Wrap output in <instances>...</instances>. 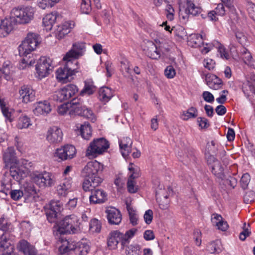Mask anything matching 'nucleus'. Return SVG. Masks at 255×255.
<instances>
[{"mask_svg": "<svg viewBox=\"0 0 255 255\" xmlns=\"http://www.w3.org/2000/svg\"><path fill=\"white\" fill-rule=\"evenodd\" d=\"M113 96V93L111 89L108 87H103L99 91V99L104 102H108Z\"/></svg>", "mask_w": 255, "mask_h": 255, "instance_id": "32", "label": "nucleus"}, {"mask_svg": "<svg viewBox=\"0 0 255 255\" xmlns=\"http://www.w3.org/2000/svg\"><path fill=\"white\" fill-rule=\"evenodd\" d=\"M76 247L77 245L75 244L65 241L59 248V251L62 255H68L71 251H74L76 252Z\"/></svg>", "mask_w": 255, "mask_h": 255, "instance_id": "35", "label": "nucleus"}, {"mask_svg": "<svg viewBox=\"0 0 255 255\" xmlns=\"http://www.w3.org/2000/svg\"><path fill=\"white\" fill-rule=\"evenodd\" d=\"M62 89L66 97V100L72 97L78 92L77 86L73 84H68Z\"/></svg>", "mask_w": 255, "mask_h": 255, "instance_id": "38", "label": "nucleus"}, {"mask_svg": "<svg viewBox=\"0 0 255 255\" xmlns=\"http://www.w3.org/2000/svg\"><path fill=\"white\" fill-rule=\"evenodd\" d=\"M81 10L83 13H89L91 10V0H82L81 3Z\"/></svg>", "mask_w": 255, "mask_h": 255, "instance_id": "51", "label": "nucleus"}, {"mask_svg": "<svg viewBox=\"0 0 255 255\" xmlns=\"http://www.w3.org/2000/svg\"><path fill=\"white\" fill-rule=\"evenodd\" d=\"M1 112L5 118V122L11 123L14 118V110L10 107L4 102L3 99H1Z\"/></svg>", "mask_w": 255, "mask_h": 255, "instance_id": "21", "label": "nucleus"}, {"mask_svg": "<svg viewBox=\"0 0 255 255\" xmlns=\"http://www.w3.org/2000/svg\"><path fill=\"white\" fill-rule=\"evenodd\" d=\"M32 180L40 187L51 186L55 181L51 176H33Z\"/></svg>", "mask_w": 255, "mask_h": 255, "instance_id": "29", "label": "nucleus"}, {"mask_svg": "<svg viewBox=\"0 0 255 255\" xmlns=\"http://www.w3.org/2000/svg\"><path fill=\"white\" fill-rule=\"evenodd\" d=\"M212 221L219 230L222 231H226L229 228L227 222L224 221L222 217L217 214H213L212 216Z\"/></svg>", "mask_w": 255, "mask_h": 255, "instance_id": "27", "label": "nucleus"}, {"mask_svg": "<svg viewBox=\"0 0 255 255\" xmlns=\"http://www.w3.org/2000/svg\"><path fill=\"white\" fill-rule=\"evenodd\" d=\"M11 198L14 200H18L22 196H24L23 191L20 190H14L10 191Z\"/></svg>", "mask_w": 255, "mask_h": 255, "instance_id": "59", "label": "nucleus"}, {"mask_svg": "<svg viewBox=\"0 0 255 255\" xmlns=\"http://www.w3.org/2000/svg\"><path fill=\"white\" fill-rule=\"evenodd\" d=\"M85 48L83 43H75L72 45V49L66 53L64 56V59L68 58H78L83 54V50Z\"/></svg>", "mask_w": 255, "mask_h": 255, "instance_id": "18", "label": "nucleus"}, {"mask_svg": "<svg viewBox=\"0 0 255 255\" xmlns=\"http://www.w3.org/2000/svg\"><path fill=\"white\" fill-rule=\"evenodd\" d=\"M31 125L30 119L26 116L19 117L17 127L19 129L25 128Z\"/></svg>", "mask_w": 255, "mask_h": 255, "instance_id": "47", "label": "nucleus"}, {"mask_svg": "<svg viewBox=\"0 0 255 255\" xmlns=\"http://www.w3.org/2000/svg\"><path fill=\"white\" fill-rule=\"evenodd\" d=\"M205 80L207 85L213 90H219L222 88L223 85L222 80L216 75L212 74H207Z\"/></svg>", "mask_w": 255, "mask_h": 255, "instance_id": "19", "label": "nucleus"}, {"mask_svg": "<svg viewBox=\"0 0 255 255\" xmlns=\"http://www.w3.org/2000/svg\"><path fill=\"white\" fill-rule=\"evenodd\" d=\"M198 125L201 128H207L210 126L209 122L205 117H199L197 118Z\"/></svg>", "mask_w": 255, "mask_h": 255, "instance_id": "58", "label": "nucleus"}, {"mask_svg": "<svg viewBox=\"0 0 255 255\" xmlns=\"http://www.w3.org/2000/svg\"><path fill=\"white\" fill-rule=\"evenodd\" d=\"M141 248L138 245H131L126 249L127 255H140Z\"/></svg>", "mask_w": 255, "mask_h": 255, "instance_id": "49", "label": "nucleus"}, {"mask_svg": "<svg viewBox=\"0 0 255 255\" xmlns=\"http://www.w3.org/2000/svg\"><path fill=\"white\" fill-rule=\"evenodd\" d=\"M77 153L75 147L72 144H65L61 147L56 149L54 156L58 157L61 160H70L74 158Z\"/></svg>", "mask_w": 255, "mask_h": 255, "instance_id": "8", "label": "nucleus"}, {"mask_svg": "<svg viewBox=\"0 0 255 255\" xmlns=\"http://www.w3.org/2000/svg\"><path fill=\"white\" fill-rule=\"evenodd\" d=\"M127 209L129 214L130 223L133 226H135L137 224V218L135 211L132 208L130 205L128 203H127Z\"/></svg>", "mask_w": 255, "mask_h": 255, "instance_id": "48", "label": "nucleus"}, {"mask_svg": "<svg viewBox=\"0 0 255 255\" xmlns=\"http://www.w3.org/2000/svg\"><path fill=\"white\" fill-rule=\"evenodd\" d=\"M19 93L23 103H28L35 100V91L27 85L22 86L19 91Z\"/></svg>", "mask_w": 255, "mask_h": 255, "instance_id": "14", "label": "nucleus"}, {"mask_svg": "<svg viewBox=\"0 0 255 255\" xmlns=\"http://www.w3.org/2000/svg\"><path fill=\"white\" fill-rule=\"evenodd\" d=\"M77 58H68L66 59H64V57L63 58L64 61L65 62V64L64 67L68 70L70 73H71V75L73 76L76 73L78 72V62L76 60Z\"/></svg>", "mask_w": 255, "mask_h": 255, "instance_id": "25", "label": "nucleus"}, {"mask_svg": "<svg viewBox=\"0 0 255 255\" xmlns=\"http://www.w3.org/2000/svg\"><path fill=\"white\" fill-rule=\"evenodd\" d=\"M63 138V133L61 129L57 127L50 128L47 133L46 139L50 143H59Z\"/></svg>", "mask_w": 255, "mask_h": 255, "instance_id": "13", "label": "nucleus"}, {"mask_svg": "<svg viewBox=\"0 0 255 255\" xmlns=\"http://www.w3.org/2000/svg\"><path fill=\"white\" fill-rule=\"evenodd\" d=\"M164 74L168 79L173 78L176 75V71L174 67L169 65L164 70Z\"/></svg>", "mask_w": 255, "mask_h": 255, "instance_id": "54", "label": "nucleus"}, {"mask_svg": "<svg viewBox=\"0 0 255 255\" xmlns=\"http://www.w3.org/2000/svg\"><path fill=\"white\" fill-rule=\"evenodd\" d=\"M203 35L201 34H192L190 36V39L188 41L189 45L192 47H198L200 46L201 44H203Z\"/></svg>", "mask_w": 255, "mask_h": 255, "instance_id": "39", "label": "nucleus"}, {"mask_svg": "<svg viewBox=\"0 0 255 255\" xmlns=\"http://www.w3.org/2000/svg\"><path fill=\"white\" fill-rule=\"evenodd\" d=\"M11 68L12 65L9 61H6L3 62L2 67L1 68V73H2L4 78L6 81H9L11 79Z\"/></svg>", "mask_w": 255, "mask_h": 255, "instance_id": "37", "label": "nucleus"}, {"mask_svg": "<svg viewBox=\"0 0 255 255\" xmlns=\"http://www.w3.org/2000/svg\"><path fill=\"white\" fill-rule=\"evenodd\" d=\"M218 52L220 53L221 57L225 59H229L230 55L227 52L226 48L221 44H219L218 48Z\"/></svg>", "mask_w": 255, "mask_h": 255, "instance_id": "61", "label": "nucleus"}, {"mask_svg": "<svg viewBox=\"0 0 255 255\" xmlns=\"http://www.w3.org/2000/svg\"><path fill=\"white\" fill-rule=\"evenodd\" d=\"M201 9L199 7L195 6L191 0H187V7L185 9V13L188 15L196 16L200 13Z\"/></svg>", "mask_w": 255, "mask_h": 255, "instance_id": "36", "label": "nucleus"}, {"mask_svg": "<svg viewBox=\"0 0 255 255\" xmlns=\"http://www.w3.org/2000/svg\"><path fill=\"white\" fill-rule=\"evenodd\" d=\"M96 91V87L93 85V83L90 81L85 82V86L83 90L80 92L81 95L87 94L90 95L93 94Z\"/></svg>", "mask_w": 255, "mask_h": 255, "instance_id": "41", "label": "nucleus"}, {"mask_svg": "<svg viewBox=\"0 0 255 255\" xmlns=\"http://www.w3.org/2000/svg\"><path fill=\"white\" fill-rule=\"evenodd\" d=\"M89 199L91 204L103 203L107 200V194L102 190L96 189L92 191Z\"/></svg>", "mask_w": 255, "mask_h": 255, "instance_id": "20", "label": "nucleus"}, {"mask_svg": "<svg viewBox=\"0 0 255 255\" xmlns=\"http://www.w3.org/2000/svg\"><path fill=\"white\" fill-rule=\"evenodd\" d=\"M120 151L124 158L127 157L131 151L132 140L128 137H124L119 141Z\"/></svg>", "mask_w": 255, "mask_h": 255, "instance_id": "17", "label": "nucleus"}, {"mask_svg": "<svg viewBox=\"0 0 255 255\" xmlns=\"http://www.w3.org/2000/svg\"><path fill=\"white\" fill-rule=\"evenodd\" d=\"M110 147L108 140L104 137L94 139L87 147L86 156L95 158L103 154Z\"/></svg>", "mask_w": 255, "mask_h": 255, "instance_id": "4", "label": "nucleus"}, {"mask_svg": "<svg viewBox=\"0 0 255 255\" xmlns=\"http://www.w3.org/2000/svg\"><path fill=\"white\" fill-rule=\"evenodd\" d=\"M38 36L35 33H28L24 40L19 46V55L23 57L19 64V68L24 69L35 63L36 58L31 52L36 49L39 43Z\"/></svg>", "mask_w": 255, "mask_h": 255, "instance_id": "1", "label": "nucleus"}, {"mask_svg": "<svg viewBox=\"0 0 255 255\" xmlns=\"http://www.w3.org/2000/svg\"><path fill=\"white\" fill-rule=\"evenodd\" d=\"M85 106L81 105L80 106H78L76 107H72V109L69 111V114L72 116L73 115H78L80 116H82L83 115V111L85 108Z\"/></svg>", "mask_w": 255, "mask_h": 255, "instance_id": "50", "label": "nucleus"}, {"mask_svg": "<svg viewBox=\"0 0 255 255\" xmlns=\"http://www.w3.org/2000/svg\"><path fill=\"white\" fill-rule=\"evenodd\" d=\"M208 249L211 254H219L222 251L221 242L219 241H216L211 243L208 246Z\"/></svg>", "mask_w": 255, "mask_h": 255, "instance_id": "45", "label": "nucleus"}, {"mask_svg": "<svg viewBox=\"0 0 255 255\" xmlns=\"http://www.w3.org/2000/svg\"><path fill=\"white\" fill-rule=\"evenodd\" d=\"M235 36L237 41L239 43H240L242 45L246 44L247 38L243 32L241 31H237L235 33Z\"/></svg>", "mask_w": 255, "mask_h": 255, "instance_id": "53", "label": "nucleus"}, {"mask_svg": "<svg viewBox=\"0 0 255 255\" xmlns=\"http://www.w3.org/2000/svg\"><path fill=\"white\" fill-rule=\"evenodd\" d=\"M243 91L249 97L251 94H255V76L248 80L243 86Z\"/></svg>", "mask_w": 255, "mask_h": 255, "instance_id": "28", "label": "nucleus"}, {"mask_svg": "<svg viewBox=\"0 0 255 255\" xmlns=\"http://www.w3.org/2000/svg\"><path fill=\"white\" fill-rule=\"evenodd\" d=\"M11 229V225L8 223L4 219L1 218V230L4 232L1 236V243L2 244L5 243V241L9 242V232Z\"/></svg>", "mask_w": 255, "mask_h": 255, "instance_id": "31", "label": "nucleus"}, {"mask_svg": "<svg viewBox=\"0 0 255 255\" xmlns=\"http://www.w3.org/2000/svg\"><path fill=\"white\" fill-rule=\"evenodd\" d=\"M109 223L111 225H119L122 217L120 211L115 208H109L106 211Z\"/></svg>", "mask_w": 255, "mask_h": 255, "instance_id": "15", "label": "nucleus"}, {"mask_svg": "<svg viewBox=\"0 0 255 255\" xmlns=\"http://www.w3.org/2000/svg\"><path fill=\"white\" fill-rule=\"evenodd\" d=\"M62 204L59 201H51L49 204V208L46 210L47 219L49 223H56L58 215L60 214Z\"/></svg>", "mask_w": 255, "mask_h": 255, "instance_id": "9", "label": "nucleus"}, {"mask_svg": "<svg viewBox=\"0 0 255 255\" xmlns=\"http://www.w3.org/2000/svg\"><path fill=\"white\" fill-rule=\"evenodd\" d=\"M137 231L135 228H132L123 234L119 231H112L107 239L108 247L111 250L117 248L118 245L120 243L122 249L127 246L129 242V239L134 236Z\"/></svg>", "mask_w": 255, "mask_h": 255, "instance_id": "2", "label": "nucleus"}, {"mask_svg": "<svg viewBox=\"0 0 255 255\" xmlns=\"http://www.w3.org/2000/svg\"><path fill=\"white\" fill-rule=\"evenodd\" d=\"M70 28L67 23L56 25L54 30L55 36L59 39L63 38L70 32Z\"/></svg>", "mask_w": 255, "mask_h": 255, "instance_id": "33", "label": "nucleus"}, {"mask_svg": "<svg viewBox=\"0 0 255 255\" xmlns=\"http://www.w3.org/2000/svg\"><path fill=\"white\" fill-rule=\"evenodd\" d=\"M248 11L250 17L255 21V4L250 3L248 5Z\"/></svg>", "mask_w": 255, "mask_h": 255, "instance_id": "64", "label": "nucleus"}, {"mask_svg": "<svg viewBox=\"0 0 255 255\" xmlns=\"http://www.w3.org/2000/svg\"><path fill=\"white\" fill-rule=\"evenodd\" d=\"M53 98L54 100L60 102H62L64 100H66V96L64 95V93L62 89L55 92Z\"/></svg>", "mask_w": 255, "mask_h": 255, "instance_id": "55", "label": "nucleus"}, {"mask_svg": "<svg viewBox=\"0 0 255 255\" xmlns=\"http://www.w3.org/2000/svg\"><path fill=\"white\" fill-rule=\"evenodd\" d=\"M51 110V106L48 102H39L37 103L33 112L35 115H47Z\"/></svg>", "mask_w": 255, "mask_h": 255, "instance_id": "26", "label": "nucleus"}, {"mask_svg": "<svg viewBox=\"0 0 255 255\" xmlns=\"http://www.w3.org/2000/svg\"><path fill=\"white\" fill-rule=\"evenodd\" d=\"M11 14L18 24H26L33 18V9L30 6H18L12 9Z\"/></svg>", "mask_w": 255, "mask_h": 255, "instance_id": "5", "label": "nucleus"}, {"mask_svg": "<svg viewBox=\"0 0 255 255\" xmlns=\"http://www.w3.org/2000/svg\"><path fill=\"white\" fill-rule=\"evenodd\" d=\"M60 234H74L77 231V219L75 216H67L58 224Z\"/></svg>", "mask_w": 255, "mask_h": 255, "instance_id": "6", "label": "nucleus"}, {"mask_svg": "<svg viewBox=\"0 0 255 255\" xmlns=\"http://www.w3.org/2000/svg\"><path fill=\"white\" fill-rule=\"evenodd\" d=\"M136 176H129L127 182V188L129 192L131 193H135L138 187L135 181Z\"/></svg>", "mask_w": 255, "mask_h": 255, "instance_id": "46", "label": "nucleus"}, {"mask_svg": "<svg viewBox=\"0 0 255 255\" xmlns=\"http://www.w3.org/2000/svg\"><path fill=\"white\" fill-rule=\"evenodd\" d=\"M255 199V193L253 191H250L247 192L244 196V200L247 203L253 202Z\"/></svg>", "mask_w": 255, "mask_h": 255, "instance_id": "63", "label": "nucleus"}, {"mask_svg": "<svg viewBox=\"0 0 255 255\" xmlns=\"http://www.w3.org/2000/svg\"><path fill=\"white\" fill-rule=\"evenodd\" d=\"M207 162L210 166V168L214 175H219L222 173L223 168L220 163L213 155H209L207 159Z\"/></svg>", "mask_w": 255, "mask_h": 255, "instance_id": "23", "label": "nucleus"}, {"mask_svg": "<svg viewBox=\"0 0 255 255\" xmlns=\"http://www.w3.org/2000/svg\"><path fill=\"white\" fill-rule=\"evenodd\" d=\"M143 50L148 57L152 59H158L160 57V52L155 43L150 40L144 41Z\"/></svg>", "mask_w": 255, "mask_h": 255, "instance_id": "11", "label": "nucleus"}, {"mask_svg": "<svg viewBox=\"0 0 255 255\" xmlns=\"http://www.w3.org/2000/svg\"><path fill=\"white\" fill-rule=\"evenodd\" d=\"M17 249L19 251L22 252L25 255H37V251L35 247L25 240L19 241L17 245Z\"/></svg>", "mask_w": 255, "mask_h": 255, "instance_id": "22", "label": "nucleus"}, {"mask_svg": "<svg viewBox=\"0 0 255 255\" xmlns=\"http://www.w3.org/2000/svg\"><path fill=\"white\" fill-rule=\"evenodd\" d=\"M24 196L27 198L33 196L34 198L36 194V190L32 183H26L23 185Z\"/></svg>", "mask_w": 255, "mask_h": 255, "instance_id": "42", "label": "nucleus"}, {"mask_svg": "<svg viewBox=\"0 0 255 255\" xmlns=\"http://www.w3.org/2000/svg\"><path fill=\"white\" fill-rule=\"evenodd\" d=\"M103 165L99 162H89L84 167L82 173L84 175H96L102 173Z\"/></svg>", "mask_w": 255, "mask_h": 255, "instance_id": "12", "label": "nucleus"}, {"mask_svg": "<svg viewBox=\"0 0 255 255\" xmlns=\"http://www.w3.org/2000/svg\"><path fill=\"white\" fill-rule=\"evenodd\" d=\"M77 129L80 132L82 138L86 140H89L92 137V128L89 123H84V124H77Z\"/></svg>", "mask_w": 255, "mask_h": 255, "instance_id": "24", "label": "nucleus"}, {"mask_svg": "<svg viewBox=\"0 0 255 255\" xmlns=\"http://www.w3.org/2000/svg\"><path fill=\"white\" fill-rule=\"evenodd\" d=\"M62 19V16L57 12L53 11L47 14L43 18V25L47 31L51 30L52 28L55 29L56 25Z\"/></svg>", "mask_w": 255, "mask_h": 255, "instance_id": "10", "label": "nucleus"}, {"mask_svg": "<svg viewBox=\"0 0 255 255\" xmlns=\"http://www.w3.org/2000/svg\"><path fill=\"white\" fill-rule=\"evenodd\" d=\"M82 188L85 192L90 191L92 192L94 189V187L92 185V183L88 178L84 180L82 184Z\"/></svg>", "mask_w": 255, "mask_h": 255, "instance_id": "56", "label": "nucleus"}, {"mask_svg": "<svg viewBox=\"0 0 255 255\" xmlns=\"http://www.w3.org/2000/svg\"><path fill=\"white\" fill-rule=\"evenodd\" d=\"M198 116V110L193 107H190L187 111L183 112L182 118L183 120L187 121L189 119L195 118Z\"/></svg>", "mask_w": 255, "mask_h": 255, "instance_id": "43", "label": "nucleus"}, {"mask_svg": "<svg viewBox=\"0 0 255 255\" xmlns=\"http://www.w3.org/2000/svg\"><path fill=\"white\" fill-rule=\"evenodd\" d=\"M51 60L50 58L42 57L39 58L35 66V70L37 74V77L41 79L49 74L53 67L51 64Z\"/></svg>", "mask_w": 255, "mask_h": 255, "instance_id": "7", "label": "nucleus"}, {"mask_svg": "<svg viewBox=\"0 0 255 255\" xmlns=\"http://www.w3.org/2000/svg\"><path fill=\"white\" fill-rule=\"evenodd\" d=\"M83 112L82 117L89 119L92 122L96 121V118L91 109L87 108L85 107Z\"/></svg>", "mask_w": 255, "mask_h": 255, "instance_id": "52", "label": "nucleus"}, {"mask_svg": "<svg viewBox=\"0 0 255 255\" xmlns=\"http://www.w3.org/2000/svg\"><path fill=\"white\" fill-rule=\"evenodd\" d=\"M71 186V179L70 178H65V181L57 187V191L58 196L60 197H65Z\"/></svg>", "mask_w": 255, "mask_h": 255, "instance_id": "34", "label": "nucleus"}, {"mask_svg": "<svg viewBox=\"0 0 255 255\" xmlns=\"http://www.w3.org/2000/svg\"><path fill=\"white\" fill-rule=\"evenodd\" d=\"M3 160L5 163V168L9 169V175H22L27 174V169L25 167L20 168L17 166L18 161L13 147L7 148L3 154Z\"/></svg>", "mask_w": 255, "mask_h": 255, "instance_id": "3", "label": "nucleus"}, {"mask_svg": "<svg viewBox=\"0 0 255 255\" xmlns=\"http://www.w3.org/2000/svg\"><path fill=\"white\" fill-rule=\"evenodd\" d=\"M17 24L15 18L12 15L7 18L6 17L3 20H1V35L5 37L13 29V26Z\"/></svg>", "mask_w": 255, "mask_h": 255, "instance_id": "16", "label": "nucleus"}, {"mask_svg": "<svg viewBox=\"0 0 255 255\" xmlns=\"http://www.w3.org/2000/svg\"><path fill=\"white\" fill-rule=\"evenodd\" d=\"M88 178L90 179L94 188L98 186L103 180L100 176H88Z\"/></svg>", "mask_w": 255, "mask_h": 255, "instance_id": "60", "label": "nucleus"}, {"mask_svg": "<svg viewBox=\"0 0 255 255\" xmlns=\"http://www.w3.org/2000/svg\"><path fill=\"white\" fill-rule=\"evenodd\" d=\"M72 75L64 66L59 68L56 71V77L59 81L63 83L70 81L72 79Z\"/></svg>", "mask_w": 255, "mask_h": 255, "instance_id": "30", "label": "nucleus"}, {"mask_svg": "<svg viewBox=\"0 0 255 255\" xmlns=\"http://www.w3.org/2000/svg\"><path fill=\"white\" fill-rule=\"evenodd\" d=\"M70 104L69 103H64L59 106L57 109V112L61 115H64L67 111L70 110Z\"/></svg>", "mask_w": 255, "mask_h": 255, "instance_id": "57", "label": "nucleus"}, {"mask_svg": "<svg viewBox=\"0 0 255 255\" xmlns=\"http://www.w3.org/2000/svg\"><path fill=\"white\" fill-rule=\"evenodd\" d=\"M90 250V246L86 242L78 243L76 247V253L81 255H86Z\"/></svg>", "mask_w": 255, "mask_h": 255, "instance_id": "40", "label": "nucleus"}, {"mask_svg": "<svg viewBox=\"0 0 255 255\" xmlns=\"http://www.w3.org/2000/svg\"><path fill=\"white\" fill-rule=\"evenodd\" d=\"M101 222L96 219H93L90 223L89 230L92 233H99L101 231Z\"/></svg>", "mask_w": 255, "mask_h": 255, "instance_id": "44", "label": "nucleus"}, {"mask_svg": "<svg viewBox=\"0 0 255 255\" xmlns=\"http://www.w3.org/2000/svg\"><path fill=\"white\" fill-rule=\"evenodd\" d=\"M237 181L235 176H228V178L224 180V183L234 188L237 184Z\"/></svg>", "mask_w": 255, "mask_h": 255, "instance_id": "62", "label": "nucleus"}]
</instances>
